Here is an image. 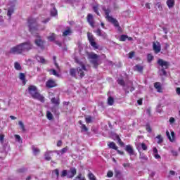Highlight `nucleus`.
<instances>
[{
    "label": "nucleus",
    "mask_w": 180,
    "mask_h": 180,
    "mask_svg": "<svg viewBox=\"0 0 180 180\" xmlns=\"http://www.w3.org/2000/svg\"><path fill=\"white\" fill-rule=\"evenodd\" d=\"M28 28L32 33V34H35L37 37L34 43L37 47H40V49H43L44 47V41L41 39V37L39 36V27L37 26V22L35 18H30L27 21Z\"/></svg>",
    "instance_id": "obj_1"
},
{
    "label": "nucleus",
    "mask_w": 180,
    "mask_h": 180,
    "mask_svg": "<svg viewBox=\"0 0 180 180\" xmlns=\"http://www.w3.org/2000/svg\"><path fill=\"white\" fill-rule=\"evenodd\" d=\"M33 49V45L30 41L21 43L15 46L12 47L10 51V54H22L25 51H29Z\"/></svg>",
    "instance_id": "obj_2"
},
{
    "label": "nucleus",
    "mask_w": 180,
    "mask_h": 180,
    "mask_svg": "<svg viewBox=\"0 0 180 180\" xmlns=\"http://www.w3.org/2000/svg\"><path fill=\"white\" fill-rule=\"evenodd\" d=\"M78 64H79L80 67H78L77 70L75 68H71L70 70V75L71 77H74V78H77V72L80 78H84L85 77V71H88V69L86 68V66H85V64L84 62H79L78 60H76Z\"/></svg>",
    "instance_id": "obj_3"
},
{
    "label": "nucleus",
    "mask_w": 180,
    "mask_h": 180,
    "mask_svg": "<svg viewBox=\"0 0 180 180\" xmlns=\"http://www.w3.org/2000/svg\"><path fill=\"white\" fill-rule=\"evenodd\" d=\"M28 92L31 94V96L34 99H37L40 102L44 103V96H41V94L37 92V87L35 86L31 85L28 87Z\"/></svg>",
    "instance_id": "obj_4"
},
{
    "label": "nucleus",
    "mask_w": 180,
    "mask_h": 180,
    "mask_svg": "<svg viewBox=\"0 0 180 180\" xmlns=\"http://www.w3.org/2000/svg\"><path fill=\"white\" fill-rule=\"evenodd\" d=\"M103 11L105 13V18L107 19V20L112 23L115 27H117L118 30H120V26H119V22H117V20L113 18L112 16L109 15V14L110 13V8L103 7Z\"/></svg>",
    "instance_id": "obj_5"
},
{
    "label": "nucleus",
    "mask_w": 180,
    "mask_h": 180,
    "mask_svg": "<svg viewBox=\"0 0 180 180\" xmlns=\"http://www.w3.org/2000/svg\"><path fill=\"white\" fill-rule=\"evenodd\" d=\"M88 58L90 60V63L93 64L94 68H98V65H99V56L90 53L88 54Z\"/></svg>",
    "instance_id": "obj_6"
},
{
    "label": "nucleus",
    "mask_w": 180,
    "mask_h": 180,
    "mask_svg": "<svg viewBox=\"0 0 180 180\" xmlns=\"http://www.w3.org/2000/svg\"><path fill=\"white\" fill-rule=\"evenodd\" d=\"M87 37L91 47H94V49H98V44L95 42V38L94 37V35L91 33L88 32Z\"/></svg>",
    "instance_id": "obj_7"
},
{
    "label": "nucleus",
    "mask_w": 180,
    "mask_h": 180,
    "mask_svg": "<svg viewBox=\"0 0 180 180\" xmlns=\"http://www.w3.org/2000/svg\"><path fill=\"white\" fill-rule=\"evenodd\" d=\"M153 51H155V54H158L160 51H161V44L158 41L153 42Z\"/></svg>",
    "instance_id": "obj_8"
},
{
    "label": "nucleus",
    "mask_w": 180,
    "mask_h": 180,
    "mask_svg": "<svg viewBox=\"0 0 180 180\" xmlns=\"http://www.w3.org/2000/svg\"><path fill=\"white\" fill-rule=\"evenodd\" d=\"M158 64L162 67V68H165L167 70L168 68V66L169 65V63L167 61H165L162 59H158Z\"/></svg>",
    "instance_id": "obj_9"
},
{
    "label": "nucleus",
    "mask_w": 180,
    "mask_h": 180,
    "mask_svg": "<svg viewBox=\"0 0 180 180\" xmlns=\"http://www.w3.org/2000/svg\"><path fill=\"white\" fill-rule=\"evenodd\" d=\"M108 146L109 148H112V150H116L118 154H120V155H123L124 153L117 149V146H116V144L115 143V142H110V143L108 144Z\"/></svg>",
    "instance_id": "obj_10"
},
{
    "label": "nucleus",
    "mask_w": 180,
    "mask_h": 180,
    "mask_svg": "<svg viewBox=\"0 0 180 180\" xmlns=\"http://www.w3.org/2000/svg\"><path fill=\"white\" fill-rule=\"evenodd\" d=\"M166 136L169 141H171L172 143H174V141H175V132H174V131H171V135L169 134V131H167Z\"/></svg>",
    "instance_id": "obj_11"
},
{
    "label": "nucleus",
    "mask_w": 180,
    "mask_h": 180,
    "mask_svg": "<svg viewBox=\"0 0 180 180\" xmlns=\"http://www.w3.org/2000/svg\"><path fill=\"white\" fill-rule=\"evenodd\" d=\"M46 88H54L57 86V84L56 83V81H54L53 79H49L46 82Z\"/></svg>",
    "instance_id": "obj_12"
},
{
    "label": "nucleus",
    "mask_w": 180,
    "mask_h": 180,
    "mask_svg": "<svg viewBox=\"0 0 180 180\" xmlns=\"http://www.w3.org/2000/svg\"><path fill=\"white\" fill-rule=\"evenodd\" d=\"M77 174V169L75 167L70 168V171L68 172V178H74Z\"/></svg>",
    "instance_id": "obj_13"
},
{
    "label": "nucleus",
    "mask_w": 180,
    "mask_h": 180,
    "mask_svg": "<svg viewBox=\"0 0 180 180\" xmlns=\"http://www.w3.org/2000/svg\"><path fill=\"white\" fill-rule=\"evenodd\" d=\"M95 33L97 34V36H100V37H102L103 39H106L107 34L105 32L102 31L101 29H98Z\"/></svg>",
    "instance_id": "obj_14"
},
{
    "label": "nucleus",
    "mask_w": 180,
    "mask_h": 180,
    "mask_svg": "<svg viewBox=\"0 0 180 180\" xmlns=\"http://www.w3.org/2000/svg\"><path fill=\"white\" fill-rule=\"evenodd\" d=\"M51 102L53 105H54V106H56V107L60 106V97L52 98L51 100Z\"/></svg>",
    "instance_id": "obj_15"
},
{
    "label": "nucleus",
    "mask_w": 180,
    "mask_h": 180,
    "mask_svg": "<svg viewBox=\"0 0 180 180\" xmlns=\"http://www.w3.org/2000/svg\"><path fill=\"white\" fill-rule=\"evenodd\" d=\"M87 22L89 23L90 26H91V27H94V15H92V14H89L87 16Z\"/></svg>",
    "instance_id": "obj_16"
},
{
    "label": "nucleus",
    "mask_w": 180,
    "mask_h": 180,
    "mask_svg": "<svg viewBox=\"0 0 180 180\" xmlns=\"http://www.w3.org/2000/svg\"><path fill=\"white\" fill-rule=\"evenodd\" d=\"M125 150L129 154V155H134V150H133V147H131V146L127 145Z\"/></svg>",
    "instance_id": "obj_17"
},
{
    "label": "nucleus",
    "mask_w": 180,
    "mask_h": 180,
    "mask_svg": "<svg viewBox=\"0 0 180 180\" xmlns=\"http://www.w3.org/2000/svg\"><path fill=\"white\" fill-rule=\"evenodd\" d=\"M72 33V31L71 30L70 27H67V30H65L63 32V36L64 37H65V36H71Z\"/></svg>",
    "instance_id": "obj_18"
},
{
    "label": "nucleus",
    "mask_w": 180,
    "mask_h": 180,
    "mask_svg": "<svg viewBox=\"0 0 180 180\" xmlns=\"http://www.w3.org/2000/svg\"><path fill=\"white\" fill-rule=\"evenodd\" d=\"M52 153H53V151L51 150H48L45 153L44 157L46 161H50L51 160V156H50V154H52Z\"/></svg>",
    "instance_id": "obj_19"
},
{
    "label": "nucleus",
    "mask_w": 180,
    "mask_h": 180,
    "mask_svg": "<svg viewBox=\"0 0 180 180\" xmlns=\"http://www.w3.org/2000/svg\"><path fill=\"white\" fill-rule=\"evenodd\" d=\"M19 78L22 80L23 85H26V75H25V73H20Z\"/></svg>",
    "instance_id": "obj_20"
},
{
    "label": "nucleus",
    "mask_w": 180,
    "mask_h": 180,
    "mask_svg": "<svg viewBox=\"0 0 180 180\" xmlns=\"http://www.w3.org/2000/svg\"><path fill=\"white\" fill-rule=\"evenodd\" d=\"M154 87L157 89L158 92H162V89L161 88V84L160 82L155 83Z\"/></svg>",
    "instance_id": "obj_21"
},
{
    "label": "nucleus",
    "mask_w": 180,
    "mask_h": 180,
    "mask_svg": "<svg viewBox=\"0 0 180 180\" xmlns=\"http://www.w3.org/2000/svg\"><path fill=\"white\" fill-rule=\"evenodd\" d=\"M67 151H68V147L66 146L63 148L62 150L57 151L58 155H63V154H65Z\"/></svg>",
    "instance_id": "obj_22"
},
{
    "label": "nucleus",
    "mask_w": 180,
    "mask_h": 180,
    "mask_svg": "<svg viewBox=\"0 0 180 180\" xmlns=\"http://www.w3.org/2000/svg\"><path fill=\"white\" fill-rule=\"evenodd\" d=\"M51 6H52L53 9L51 10V16H56L57 9H56V7L54 6V4H51Z\"/></svg>",
    "instance_id": "obj_23"
},
{
    "label": "nucleus",
    "mask_w": 180,
    "mask_h": 180,
    "mask_svg": "<svg viewBox=\"0 0 180 180\" xmlns=\"http://www.w3.org/2000/svg\"><path fill=\"white\" fill-rule=\"evenodd\" d=\"M32 153L34 155H37L40 153V150L34 146H32Z\"/></svg>",
    "instance_id": "obj_24"
},
{
    "label": "nucleus",
    "mask_w": 180,
    "mask_h": 180,
    "mask_svg": "<svg viewBox=\"0 0 180 180\" xmlns=\"http://www.w3.org/2000/svg\"><path fill=\"white\" fill-rule=\"evenodd\" d=\"M36 58L38 63H41V64H46V60L44 59V58L39 56H37Z\"/></svg>",
    "instance_id": "obj_25"
},
{
    "label": "nucleus",
    "mask_w": 180,
    "mask_h": 180,
    "mask_svg": "<svg viewBox=\"0 0 180 180\" xmlns=\"http://www.w3.org/2000/svg\"><path fill=\"white\" fill-rule=\"evenodd\" d=\"M14 68L17 71H20L22 70V66L20 65V63L18 62H15L14 63Z\"/></svg>",
    "instance_id": "obj_26"
},
{
    "label": "nucleus",
    "mask_w": 180,
    "mask_h": 180,
    "mask_svg": "<svg viewBox=\"0 0 180 180\" xmlns=\"http://www.w3.org/2000/svg\"><path fill=\"white\" fill-rule=\"evenodd\" d=\"M139 158L141 161H142V162H144L145 161H147V160H148V158H147V156H146V155H144V153H140Z\"/></svg>",
    "instance_id": "obj_27"
},
{
    "label": "nucleus",
    "mask_w": 180,
    "mask_h": 180,
    "mask_svg": "<svg viewBox=\"0 0 180 180\" xmlns=\"http://www.w3.org/2000/svg\"><path fill=\"white\" fill-rule=\"evenodd\" d=\"M134 70L138 71V72H143V66L141 65H136L134 67Z\"/></svg>",
    "instance_id": "obj_28"
},
{
    "label": "nucleus",
    "mask_w": 180,
    "mask_h": 180,
    "mask_svg": "<svg viewBox=\"0 0 180 180\" xmlns=\"http://www.w3.org/2000/svg\"><path fill=\"white\" fill-rule=\"evenodd\" d=\"M49 74L51 75H55V77H60V75L57 72V71H56V70H54V69H51L50 70H49Z\"/></svg>",
    "instance_id": "obj_29"
},
{
    "label": "nucleus",
    "mask_w": 180,
    "mask_h": 180,
    "mask_svg": "<svg viewBox=\"0 0 180 180\" xmlns=\"http://www.w3.org/2000/svg\"><path fill=\"white\" fill-rule=\"evenodd\" d=\"M175 4V0H167V4L169 8H172Z\"/></svg>",
    "instance_id": "obj_30"
},
{
    "label": "nucleus",
    "mask_w": 180,
    "mask_h": 180,
    "mask_svg": "<svg viewBox=\"0 0 180 180\" xmlns=\"http://www.w3.org/2000/svg\"><path fill=\"white\" fill-rule=\"evenodd\" d=\"M12 13H13V6L8 8V10L7 16H8L9 19H11V18L12 16Z\"/></svg>",
    "instance_id": "obj_31"
},
{
    "label": "nucleus",
    "mask_w": 180,
    "mask_h": 180,
    "mask_svg": "<svg viewBox=\"0 0 180 180\" xmlns=\"http://www.w3.org/2000/svg\"><path fill=\"white\" fill-rule=\"evenodd\" d=\"M88 178H89V180H96V177L91 172H89V174H88Z\"/></svg>",
    "instance_id": "obj_32"
},
{
    "label": "nucleus",
    "mask_w": 180,
    "mask_h": 180,
    "mask_svg": "<svg viewBox=\"0 0 180 180\" xmlns=\"http://www.w3.org/2000/svg\"><path fill=\"white\" fill-rule=\"evenodd\" d=\"M115 139L117 141V143L120 144V146H121V147H123V146H124V143L122 142V140L120 139V137H119V136L115 135Z\"/></svg>",
    "instance_id": "obj_33"
},
{
    "label": "nucleus",
    "mask_w": 180,
    "mask_h": 180,
    "mask_svg": "<svg viewBox=\"0 0 180 180\" xmlns=\"http://www.w3.org/2000/svg\"><path fill=\"white\" fill-rule=\"evenodd\" d=\"M75 180H86L85 176H82V174H79L75 179Z\"/></svg>",
    "instance_id": "obj_34"
},
{
    "label": "nucleus",
    "mask_w": 180,
    "mask_h": 180,
    "mask_svg": "<svg viewBox=\"0 0 180 180\" xmlns=\"http://www.w3.org/2000/svg\"><path fill=\"white\" fill-rule=\"evenodd\" d=\"M48 40H49V41H54V40H56V35L54 33H52L51 36L48 37Z\"/></svg>",
    "instance_id": "obj_35"
},
{
    "label": "nucleus",
    "mask_w": 180,
    "mask_h": 180,
    "mask_svg": "<svg viewBox=\"0 0 180 180\" xmlns=\"http://www.w3.org/2000/svg\"><path fill=\"white\" fill-rule=\"evenodd\" d=\"M46 117L49 120H53V114L50 111L46 112Z\"/></svg>",
    "instance_id": "obj_36"
},
{
    "label": "nucleus",
    "mask_w": 180,
    "mask_h": 180,
    "mask_svg": "<svg viewBox=\"0 0 180 180\" xmlns=\"http://www.w3.org/2000/svg\"><path fill=\"white\" fill-rule=\"evenodd\" d=\"M156 139L158 140V141H157L158 144H161V143H162V141H164L161 135H158L156 136Z\"/></svg>",
    "instance_id": "obj_37"
},
{
    "label": "nucleus",
    "mask_w": 180,
    "mask_h": 180,
    "mask_svg": "<svg viewBox=\"0 0 180 180\" xmlns=\"http://www.w3.org/2000/svg\"><path fill=\"white\" fill-rule=\"evenodd\" d=\"M114 102H115V100L113 99V98L109 97L108 98V105H110V106H112V105H113Z\"/></svg>",
    "instance_id": "obj_38"
},
{
    "label": "nucleus",
    "mask_w": 180,
    "mask_h": 180,
    "mask_svg": "<svg viewBox=\"0 0 180 180\" xmlns=\"http://www.w3.org/2000/svg\"><path fill=\"white\" fill-rule=\"evenodd\" d=\"M127 39V35L122 34L120 37V41H126V39Z\"/></svg>",
    "instance_id": "obj_39"
},
{
    "label": "nucleus",
    "mask_w": 180,
    "mask_h": 180,
    "mask_svg": "<svg viewBox=\"0 0 180 180\" xmlns=\"http://www.w3.org/2000/svg\"><path fill=\"white\" fill-rule=\"evenodd\" d=\"M15 141H18V143H20V144H21L22 139L20 138V136L15 135Z\"/></svg>",
    "instance_id": "obj_40"
},
{
    "label": "nucleus",
    "mask_w": 180,
    "mask_h": 180,
    "mask_svg": "<svg viewBox=\"0 0 180 180\" xmlns=\"http://www.w3.org/2000/svg\"><path fill=\"white\" fill-rule=\"evenodd\" d=\"M154 60V56L151 55V53L148 54V63H151Z\"/></svg>",
    "instance_id": "obj_41"
},
{
    "label": "nucleus",
    "mask_w": 180,
    "mask_h": 180,
    "mask_svg": "<svg viewBox=\"0 0 180 180\" xmlns=\"http://www.w3.org/2000/svg\"><path fill=\"white\" fill-rule=\"evenodd\" d=\"M86 123H92V117L87 116L86 117Z\"/></svg>",
    "instance_id": "obj_42"
},
{
    "label": "nucleus",
    "mask_w": 180,
    "mask_h": 180,
    "mask_svg": "<svg viewBox=\"0 0 180 180\" xmlns=\"http://www.w3.org/2000/svg\"><path fill=\"white\" fill-rule=\"evenodd\" d=\"M53 61L55 67H56L57 71H60V66H58V64H57V62H56V56H53Z\"/></svg>",
    "instance_id": "obj_43"
},
{
    "label": "nucleus",
    "mask_w": 180,
    "mask_h": 180,
    "mask_svg": "<svg viewBox=\"0 0 180 180\" xmlns=\"http://www.w3.org/2000/svg\"><path fill=\"white\" fill-rule=\"evenodd\" d=\"M61 176H68V172L67 170H63L61 172Z\"/></svg>",
    "instance_id": "obj_44"
},
{
    "label": "nucleus",
    "mask_w": 180,
    "mask_h": 180,
    "mask_svg": "<svg viewBox=\"0 0 180 180\" xmlns=\"http://www.w3.org/2000/svg\"><path fill=\"white\" fill-rule=\"evenodd\" d=\"M18 124H19L20 129H22V130H23V131H25V125L23 124V122L22 121H19Z\"/></svg>",
    "instance_id": "obj_45"
},
{
    "label": "nucleus",
    "mask_w": 180,
    "mask_h": 180,
    "mask_svg": "<svg viewBox=\"0 0 180 180\" xmlns=\"http://www.w3.org/2000/svg\"><path fill=\"white\" fill-rule=\"evenodd\" d=\"M160 75H167V72L165 71V70L163 68H162L160 70Z\"/></svg>",
    "instance_id": "obj_46"
},
{
    "label": "nucleus",
    "mask_w": 180,
    "mask_h": 180,
    "mask_svg": "<svg viewBox=\"0 0 180 180\" xmlns=\"http://www.w3.org/2000/svg\"><path fill=\"white\" fill-rule=\"evenodd\" d=\"M107 176L108 178H112V176H113V172L112 171H108L107 173Z\"/></svg>",
    "instance_id": "obj_47"
},
{
    "label": "nucleus",
    "mask_w": 180,
    "mask_h": 180,
    "mask_svg": "<svg viewBox=\"0 0 180 180\" xmlns=\"http://www.w3.org/2000/svg\"><path fill=\"white\" fill-rule=\"evenodd\" d=\"M81 129L83 131H88V128L85 124H82Z\"/></svg>",
    "instance_id": "obj_48"
},
{
    "label": "nucleus",
    "mask_w": 180,
    "mask_h": 180,
    "mask_svg": "<svg viewBox=\"0 0 180 180\" xmlns=\"http://www.w3.org/2000/svg\"><path fill=\"white\" fill-rule=\"evenodd\" d=\"M93 9H94V12L96 13V15H99V11H98V6H94Z\"/></svg>",
    "instance_id": "obj_49"
},
{
    "label": "nucleus",
    "mask_w": 180,
    "mask_h": 180,
    "mask_svg": "<svg viewBox=\"0 0 180 180\" xmlns=\"http://www.w3.org/2000/svg\"><path fill=\"white\" fill-rule=\"evenodd\" d=\"M140 146H141V148L144 150H147V145L146 143H141Z\"/></svg>",
    "instance_id": "obj_50"
},
{
    "label": "nucleus",
    "mask_w": 180,
    "mask_h": 180,
    "mask_svg": "<svg viewBox=\"0 0 180 180\" xmlns=\"http://www.w3.org/2000/svg\"><path fill=\"white\" fill-rule=\"evenodd\" d=\"M169 122L170 123V124H172L173 123H175V118L174 117H170L169 120Z\"/></svg>",
    "instance_id": "obj_51"
},
{
    "label": "nucleus",
    "mask_w": 180,
    "mask_h": 180,
    "mask_svg": "<svg viewBox=\"0 0 180 180\" xmlns=\"http://www.w3.org/2000/svg\"><path fill=\"white\" fill-rule=\"evenodd\" d=\"M53 174H56L57 178H58V175L60 174L58 169H56L55 170H53Z\"/></svg>",
    "instance_id": "obj_52"
},
{
    "label": "nucleus",
    "mask_w": 180,
    "mask_h": 180,
    "mask_svg": "<svg viewBox=\"0 0 180 180\" xmlns=\"http://www.w3.org/2000/svg\"><path fill=\"white\" fill-rule=\"evenodd\" d=\"M4 139H5V136L4 134L0 135V143H4Z\"/></svg>",
    "instance_id": "obj_53"
},
{
    "label": "nucleus",
    "mask_w": 180,
    "mask_h": 180,
    "mask_svg": "<svg viewBox=\"0 0 180 180\" xmlns=\"http://www.w3.org/2000/svg\"><path fill=\"white\" fill-rule=\"evenodd\" d=\"M118 84L120 85H124V81L123 79H118Z\"/></svg>",
    "instance_id": "obj_54"
},
{
    "label": "nucleus",
    "mask_w": 180,
    "mask_h": 180,
    "mask_svg": "<svg viewBox=\"0 0 180 180\" xmlns=\"http://www.w3.org/2000/svg\"><path fill=\"white\" fill-rule=\"evenodd\" d=\"M154 157L156 160H160V158H161V156L158 153H155Z\"/></svg>",
    "instance_id": "obj_55"
},
{
    "label": "nucleus",
    "mask_w": 180,
    "mask_h": 180,
    "mask_svg": "<svg viewBox=\"0 0 180 180\" xmlns=\"http://www.w3.org/2000/svg\"><path fill=\"white\" fill-rule=\"evenodd\" d=\"M146 130L148 133H151V127H150L148 124L146 125Z\"/></svg>",
    "instance_id": "obj_56"
},
{
    "label": "nucleus",
    "mask_w": 180,
    "mask_h": 180,
    "mask_svg": "<svg viewBox=\"0 0 180 180\" xmlns=\"http://www.w3.org/2000/svg\"><path fill=\"white\" fill-rule=\"evenodd\" d=\"M122 165H123L124 168L130 167V163H124Z\"/></svg>",
    "instance_id": "obj_57"
},
{
    "label": "nucleus",
    "mask_w": 180,
    "mask_h": 180,
    "mask_svg": "<svg viewBox=\"0 0 180 180\" xmlns=\"http://www.w3.org/2000/svg\"><path fill=\"white\" fill-rule=\"evenodd\" d=\"M172 155H174V157H176V155H178V152H176V150H172Z\"/></svg>",
    "instance_id": "obj_58"
},
{
    "label": "nucleus",
    "mask_w": 180,
    "mask_h": 180,
    "mask_svg": "<svg viewBox=\"0 0 180 180\" xmlns=\"http://www.w3.org/2000/svg\"><path fill=\"white\" fill-rule=\"evenodd\" d=\"M134 57V52H130L129 53V58H133Z\"/></svg>",
    "instance_id": "obj_59"
},
{
    "label": "nucleus",
    "mask_w": 180,
    "mask_h": 180,
    "mask_svg": "<svg viewBox=\"0 0 180 180\" xmlns=\"http://www.w3.org/2000/svg\"><path fill=\"white\" fill-rule=\"evenodd\" d=\"M158 150L157 149V148L154 147L153 148V155L158 154Z\"/></svg>",
    "instance_id": "obj_60"
},
{
    "label": "nucleus",
    "mask_w": 180,
    "mask_h": 180,
    "mask_svg": "<svg viewBox=\"0 0 180 180\" xmlns=\"http://www.w3.org/2000/svg\"><path fill=\"white\" fill-rule=\"evenodd\" d=\"M63 142L61 141H58L57 143V147H61Z\"/></svg>",
    "instance_id": "obj_61"
},
{
    "label": "nucleus",
    "mask_w": 180,
    "mask_h": 180,
    "mask_svg": "<svg viewBox=\"0 0 180 180\" xmlns=\"http://www.w3.org/2000/svg\"><path fill=\"white\" fill-rule=\"evenodd\" d=\"M176 92L177 95H180V87H177L176 89Z\"/></svg>",
    "instance_id": "obj_62"
},
{
    "label": "nucleus",
    "mask_w": 180,
    "mask_h": 180,
    "mask_svg": "<svg viewBox=\"0 0 180 180\" xmlns=\"http://www.w3.org/2000/svg\"><path fill=\"white\" fill-rule=\"evenodd\" d=\"M163 32L164 33H165V34H167V33H168V29H167L166 27H163Z\"/></svg>",
    "instance_id": "obj_63"
},
{
    "label": "nucleus",
    "mask_w": 180,
    "mask_h": 180,
    "mask_svg": "<svg viewBox=\"0 0 180 180\" xmlns=\"http://www.w3.org/2000/svg\"><path fill=\"white\" fill-rule=\"evenodd\" d=\"M169 175H175V171L171 170V171L169 172Z\"/></svg>",
    "instance_id": "obj_64"
}]
</instances>
